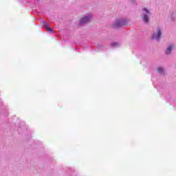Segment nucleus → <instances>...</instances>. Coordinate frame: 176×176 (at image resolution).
Segmentation results:
<instances>
[{"label":"nucleus","mask_w":176,"mask_h":176,"mask_svg":"<svg viewBox=\"0 0 176 176\" xmlns=\"http://www.w3.org/2000/svg\"><path fill=\"white\" fill-rule=\"evenodd\" d=\"M157 71L160 75H163L164 74V69L163 67H158Z\"/></svg>","instance_id":"nucleus-7"},{"label":"nucleus","mask_w":176,"mask_h":176,"mask_svg":"<svg viewBox=\"0 0 176 176\" xmlns=\"http://www.w3.org/2000/svg\"><path fill=\"white\" fill-rule=\"evenodd\" d=\"M173 49H174V45H170L166 49V54H170L171 52L173 51Z\"/></svg>","instance_id":"nucleus-6"},{"label":"nucleus","mask_w":176,"mask_h":176,"mask_svg":"<svg viewBox=\"0 0 176 176\" xmlns=\"http://www.w3.org/2000/svg\"><path fill=\"white\" fill-rule=\"evenodd\" d=\"M127 24V21L125 19H117L113 24L114 28H119L120 27H123Z\"/></svg>","instance_id":"nucleus-2"},{"label":"nucleus","mask_w":176,"mask_h":176,"mask_svg":"<svg viewBox=\"0 0 176 176\" xmlns=\"http://www.w3.org/2000/svg\"><path fill=\"white\" fill-rule=\"evenodd\" d=\"M118 43H111V46H113V47H116V46H118Z\"/></svg>","instance_id":"nucleus-8"},{"label":"nucleus","mask_w":176,"mask_h":176,"mask_svg":"<svg viewBox=\"0 0 176 176\" xmlns=\"http://www.w3.org/2000/svg\"><path fill=\"white\" fill-rule=\"evenodd\" d=\"M151 16V11L144 8L142 9L141 17L144 23L149 21V16Z\"/></svg>","instance_id":"nucleus-1"},{"label":"nucleus","mask_w":176,"mask_h":176,"mask_svg":"<svg viewBox=\"0 0 176 176\" xmlns=\"http://www.w3.org/2000/svg\"><path fill=\"white\" fill-rule=\"evenodd\" d=\"M42 24H43L44 28H45V30H47V31L48 32H53V30L49 27V23L43 21L42 22Z\"/></svg>","instance_id":"nucleus-5"},{"label":"nucleus","mask_w":176,"mask_h":176,"mask_svg":"<svg viewBox=\"0 0 176 176\" xmlns=\"http://www.w3.org/2000/svg\"><path fill=\"white\" fill-rule=\"evenodd\" d=\"M160 36H162V30H160V28H157L156 33H153L151 35V38L155 41H159V39H160Z\"/></svg>","instance_id":"nucleus-3"},{"label":"nucleus","mask_w":176,"mask_h":176,"mask_svg":"<svg viewBox=\"0 0 176 176\" xmlns=\"http://www.w3.org/2000/svg\"><path fill=\"white\" fill-rule=\"evenodd\" d=\"M91 19H93V15L89 14L81 19L80 24H86V23H89V21H91Z\"/></svg>","instance_id":"nucleus-4"}]
</instances>
